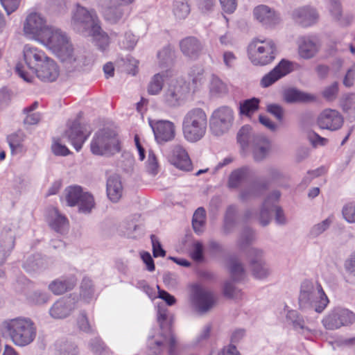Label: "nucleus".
Masks as SVG:
<instances>
[{"label": "nucleus", "instance_id": "obj_1", "mask_svg": "<svg viewBox=\"0 0 355 355\" xmlns=\"http://www.w3.org/2000/svg\"><path fill=\"white\" fill-rule=\"evenodd\" d=\"M40 42L51 50L69 71L79 69L85 65L86 57L79 51H74L69 38L60 29L50 26L42 33Z\"/></svg>", "mask_w": 355, "mask_h": 355}, {"label": "nucleus", "instance_id": "obj_21", "mask_svg": "<svg viewBox=\"0 0 355 355\" xmlns=\"http://www.w3.org/2000/svg\"><path fill=\"white\" fill-rule=\"evenodd\" d=\"M123 2H111V0H103L101 4L104 19L111 24H116L120 21L124 15Z\"/></svg>", "mask_w": 355, "mask_h": 355}, {"label": "nucleus", "instance_id": "obj_4", "mask_svg": "<svg viewBox=\"0 0 355 355\" xmlns=\"http://www.w3.org/2000/svg\"><path fill=\"white\" fill-rule=\"evenodd\" d=\"M71 25L75 31L84 36H88L92 33H99L101 21L94 9L89 10L78 5L72 13Z\"/></svg>", "mask_w": 355, "mask_h": 355}, {"label": "nucleus", "instance_id": "obj_42", "mask_svg": "<svg viewBox=\"0 0 355 355\" xmlns=\"http://www.w3.org/2000/svg\"><path fill=\"white\" fill-rule=\"evenodd\" d=\"M190 11L191 8L188 0H173V12L177 19H185Z\"/></svg>", "mask_w": 355, "mask_h": 355}, {"label": "nucleus", "instance_id": "obj_33", "mask_svg": "<svg viewBox=\"0 0 355 355\" xmlns=\"http://www.w3.org/2000/svg\"><path fill=\"white\" fill-rule=\"evenodd\" d=\"M286 321L295 331H311V327L306 323L303 317L296 310H289L286 315Z\"/></svg>", "mask_w": 355, "mask_h": 355}, {"label": "nucleus", "instance_id": "obj_27", "mask_svg": "<svg viewBox=\"0 0 355 355\" xmlns=\"http://www.w3.org/2000/svg\"><path fill=\"white\" fill-rule=\"evenodd\" d=\"M251 149L253 159L255 162H261L265 159L270 150V140L264 135H257L249 147Z\"/></svg>", "mask_w": 355, "mask_h": 355}, {"label": "nucleus", "instance_id": "obj_11", "mask_svg": "<svg viewBox=\"0 0 355 355\" xmlns=\"http://www.w3.org/2000/svg\"><path fill=\"white\" fill-rule=\"evenodd\" d=\"M355 322V314L348 309L335 308L322 320V322L327 330H336L342 326H347Z\"/></svg>", "mask_w": 355, "mask_h": 355}, {"label": "nucleus", "instance_id": "obj_8", "mask_svg": "<svg viewBox=\"0 0 355 355\" xmlns=\"http://www.w3.org/2000/svg\"><path fill=\"white\" fill-rule=\"evenodd\" d=\"M191 300L196 310L201 314L209 311L216 302L214 293L200 284H194L191 286Z\"/></svg>", "mask_w": 355, "mask_h": 355}, {"label": "nucleus", "instance_id": "obj_20", "mask_svg": "<svg viewBox=\"0 0 355 355\" xmlns=\"http://www.w3.org/2000/svg\"><path fill=\"white\" fill-rule=\"evenodd\" d=\"M343 118L336 110L326 109L318 118V124L322 129L336 130L341 128Z\"/></svg>", "mask_w": 355, "mask_h": 355}, {"label": "nucleus", "instance_id": "obj_18", "mask_svg": "<svg viewBox=\"0 0 355 355\" xmlns=\"http://www.w3.org/2000/svg\"><path fill=\"white\" fill-rule=\"evenodd\" d=\"M292 71V62L283 59L273 69L263 76L260 85L263 88L268 87Z\"/></svg>", "mask_w": 355, "mask_h": 355}, {"label": "nucleus", "instance_id": "obj_31", "mask_svg": "<svg viewBox=\"0 0 355 355\" xmlns=\"http://www.w3.org/2000/svg\"><path fill=\"white\" fill-rule=\"evenodd\" d=\"M107 195L113 202H116L122 196L123 187L121 178L117 174L110 175L107 180Z\"/></svg>", "mask_w": 355, "mask_h": 355}, {"label": "nucleus", "instance_id": "obj_47", "mask_svg": "<svg viewBox=\"0 0 355 355\" xmlns=\"http://www.w3.org/2000/svg\"><path fill=\"white\" fill-rule=\"evenodd\" d=\"M329 10L334 19L338 21L340 25L346 26L350 23L349 19L342 17V8L338 0L330 1Z\"/></svg>", "mask_w": 355, "mask_h": 355}, {"label": "nucleus", "instance_id": "obj_26", "mask_svg": "<svg viewBox=\"0 0 355 355\" xmlns=\"http://www.w3.org/2000/svg\"><path fill=\"white\" fill-rule=\"evenodd\" d=\"M317 286L309 280L304 281L300 286V291L298 297L300 309L302 311H308L311 309V302L315 297Z\"/></svg>", "mask_w": 355, "mask_h": 355}, {"label": "nucleus", "instance_id": "obj_29", "mask_svg": "<svg viewBox=\"0 0 355 355\" xmlns=\"http://www.w3.org/2000/svg\"><path fill=\"white\" fill-rule=\"evenodd\" d=\"M16 227L13 224L6 226L0 236V248L3 256H7L14 248Z\"/></svg>", "mask_w": 355, "mask_h": 355}, {"label": "nucleus", "instance_id": "obj_7", "mask_svg": "<svg viewBox=\"0 0 355 355\" xmlns=\"http://www.w3.org/2000/svg\"><path fill=\"white\" fill-rule=\"evenodd\" d=\"M234 122V112L228 106H221L216 109L209 119V128L211 133L220 136L227 132Z\"/></svg>", "mask_w": 355, "mask_h": 355}, {"label": "nucleus", "instance_id": "obj_64", "mask_svg": "<svg viewBox=\"0 0 355 355\" xmlns=\"http://www.w3.org/2000/svg\"><path fill=\"white\" fill-rule=\"evenodd\" d=\"M150 240L153 247V254L154 257L166 256V251L162 248V244L159 239L154 234L150 235Z\"/></svg>", "mask_w": 355, "mask_h": 355}, {"label": "nucleus", "instance_id": "obj_43", "mask_svg": "<svg viewBox=\"0 0 355 355\" xmlns=\"http://www.w3.org/2000/svg\"><path fill=\"white\" fill-rule=\"evenodd\" d=\"M161 67L166 68L173 64L175 52L170 46L163 48L157 54Z\"/></svg>", "mask_w": 355, "mask_h": 355}, {"label": "nucleus", "instance_id": "obj_17", "mask_svg": "<svg viewBox=\"0 0 355 355\" xmlns=\"http://www.w3.org/2000/svg\"><path fill=\"white\" fill-rule=\"evenodd\" d=\"M89 135L90 131L87 132L84 125H82L78 121H74L64 131L63 137L67 138L74 148L79 151Z\"/></svg>", "mask_w": 355, "mask_h": 355}, {"label": "nucleus", "instance_id": "obj_10", "mask_svg": "<svg viewBox=\"0 0 355 355\" xmlns=\"http://www.w3.org/2000/svg\"><path fill=\"white\" fill-rule=\"evenodd\" d=\"M47 58L42 51L37 48L26 45L24 47V62L27 67L26 71L24 65V81L32 83L35 77L37 68L42 61Z\"/></svg>", "mask_w": 355, "mask_h": 355}, {"label": "nucleus", "instance_id": "obj_39", "mask_svg": "<svg viewBox=\"0 0 355 355\" xmlns=\"http://www.w3.org/2000/svg\"><path fill=\"white\" fill-rule=\"evenodd\" d=\"M53 211L55 216L49 223V225L56 232L64 234L68 229L69 221L64 216L59 213L57 209H54Z\"/></svg>", "mask_w": 355, "mask_h": 355}, {"label": "nucleus", "instance_id": "obj_61", "mask_svg": "<svg viewBox=\"0 0 355 355\" xmlns=\"http://www.w3.org/2000/svg\"><path fill=\"white\" fill-rule=\"evenodd\" d=\"M250 187L255 197L259 198L269 188V181L260 179L258 181L254 182Z\"/></svg>", "mask_w": 355, "mask_h": 355}, {"label": "nucleus", "instance_id": "obj_41", "mask_svg": "<svg viewBox=\"0 0 355 355\" xmlns=\"http://www.w3.org/2000/svg\"><path fill=\"white\" fill-rule=\"evenodd\" d=\"M88 347L96 355H110L112 354L110 349L99 336L92 338L88 343Z\"/></svg>", "mask_w": 355, "mask_h": 355}, {"label": "nucleus", "instance_id": "obj_32", "mask_svg": "<svg viewBox=\"0 0 355 355\" xmlns=\"http://www.w3.org/2000/svg\"><path fill=\"white\" fill-rule=\"evenodd\" d=\"M76 284L73 277L58 279L49 285V289L55 295H59L72 290Z\"/></svg>", "mask_w": 355, "mask_h": 355}, {"label": "nucleus", "instance_id": "obj_63", "mask_svg": "<svg viewBox=\"0 0 355 355\" xmlns=\"http://www.w3.org/2000/svg\"><path fill=\"white\" fill-rule=\"evenodd\" d=\"M266 111L276 118L279 121H282L284 115V110L280 105L272 103L266 107Z\"/></svg>", "mask_w": 355, "mask_h": 355}, {"label": "nucleus", "instance_id": "obj_36", "mask_svg": "<svg viewBox=\"0 0 355 355\" xmlns=\"http://www.w3.org/2000/svg\"><path fill=\"white\" fill-rule=\"evenodd\" d=\"M237 214V207L232 205L227 207L223 221V231L225 234L231 233L236 226V216Z\"/></svg>", "mask_w": 355, "mask_h": 355}, {"label": "nucleus", "instance_id": "obj_54", "mask_svg": "<svg viewBox=\"0 0 355 355\" xmlns=\"http://www.w3.org/2000/svg\"><path fill=\"white\" fill-rule=\"evenodd\" d=\"M254 239V232L250 227H245L240 235L238 240V245L241 248H244L250 245Z\"/></svg>", "mask_w": 355, "mask_h": 355}, {"label": "nucleus", "instance_id": "obj_58", "mask_svg": "<svg viewBox=\"0 0 355 355\" xmlns=\"http://www.w3.org/2000/svg\"><path fill=\"white\" fill-rule=\"evenodd\" d=\"M332 223V220L330 217L326 218L322 220L321 223H319L313 226V227L310 230V234L313 237H317L321 234H322L324 231H326L331 224Z\"/></svg>", "mask_w": 355, "mask_h": 355}, {"label": "nucleus", "instance_id": "obj_30", "mask_svg": "<svg viewBox=\"0 0 355 355\" xmlns=\"http://www.w3.org/2000/svg\"><path fill=\"white\" fill-rule=\"evenodd\" d=\"M284 101L288 103H310L315 101L311 94L300 91L296 88H288L283 92Z\"/></svg>", "mask_w": 355, "mask_h": 355}, {"label": "nucleus", "instance_id": "obj_52", "mask_svg": "<svg viewBox=\"0 0 355 355\" xmlns=\"http://www.w3.org/2000/svg\"><path fill=\"white\" fill-rule=\"evenodd\" d=\"M209 90L213 95H220L227 93V88L226 85L218 76L212 75Z\"/></svg>", "mask_w": 355, "mask_h": 355}, {"label": "nucleus", "instance_id": "obj_44", "mask_svg": "<svg viewBox=\"0 0 355 355\" xmlns=\"http://www.w3.org/2000/svg\"><path fill=\"white\" fill-rule=\"evenodd\" d=\"M275 205H269V200H264L260 212L258 215V220L263 227L267 226L271 220V211H273Z\"/></svg>", "mask_w": 355, "mask_h": 355}, {"label": "nucleus", "instance_id": "obj_53", "mask_svg": "<svg viewBox=\"0 0 355 355\" xmlns=\"http://www.w3.org/2000/svg\"><path fill=\"white\" fill-rule=\"evenodd\" d=\"M7 141L10 146L11 153H15L18 149L21 148L22 131L18 130L7 137Z\"/></svg>", "mask_w": 355, "mask_h": 355}, {"label": "nucleus", "instance_id": "obj_13", "mask_svg": "<svg viewBox=\"0 0 355 355\" xmlns=\"http://www.w3.org/2000/svg\"><path fill=\"white\" fill-rule=\"evenodd\" d=\"M148 355H161L165 347H168L169 355L175 354L176 339L173 334H155L149 336L147 342Z\"/></svg>", "mask_w": 355, "mask_h": 355}, {"label": "nucleus", "instance_id": "obj_62", "mask_svg": "<svg viewBox=\"0 0 355 355\" xmlns=\"http://www.w3.org/2000/svg\"><path fill=\"white\" fill-rule=\"evenodd\" d=\"M338 93V83L334 82L331 85L325 87L322 91V96L329 101H334Z\"/></svg>", "mask_w": 355, "mask_h": 355}, {"label": "nucleus", "instance_id": "obj_22", "mask_svg": "<svg viewBox=\"0 0 355 355\" xmlns=\"http://www.w3.org/2000/svg\"><path fill=\"white\" fill-rule=\"evenodd\" d=\"M179 46L182 54L193 60H197L203 50L202 42L193 36L183 38L180 41Z\"/></svg>", "mask_w": 355, "mask_h": 355}, {"label": "nucleus", "instance_id": "obj_45", "mask_svg": "<svg viewBox=\"0 0 355 355\" xmlns=\"http://www.w3.org/2000/svg\"><path fill=\"white\" fill-rule=\"evenodd\" d=\"M206 213L203 207H198L193 214L192 218V226L193 230L198 234L203 232V227L205 223Z\"/></svg>", "mask_w": 355, "mask_h": 355}, {"label": "nucleus", "instance_id": "obj_28", "mask_svg": "<svg viewBox=\"0 0 355 355\" xmlns=\"http://www.w3.org/2000/svg\"><path fill=\"white\" fill-rule=\"evenodd\" d=\"M255 174L253 169L249 166H243L234 170L228 178V187L231 189H236L241 184L247 181Z\"/></svg>", "mask_w": 355, "mask_h": 355}, {"label": "nucleus", "instance_id": "obj_37", "mask_svg": "<svg viewBox=\"0 0 355 355\" xmlns=\"http://www.w3.org/2000/svg\"><path fill=\"white\" fill-rule=\"evenodd\" d=\"M329 302V299L324 292L321 285L318 284L315 297H314V300L311 302L312 306L310 310H313L315 312L320 313L324 310Z\"/></svg>", "mask_w": 355, "mask_h": 355}, {"label": "nucleus", "instance_id": "obj_3", "mask_svg": "<svg viewBox=\"0 0 355 355\" xmlns=\"http://www.w3.org/2000/svg\"><path fill=\"white\" fill-rule=\"evenodd\" d=\"M90 150L95 155H112L121 150L120 142L115 130L104 128L94 135Z\"/></svg>", "mask_w": 355, "mask_h": 355}, {"label": "nucleus", "instance_id": "obj_19", "mask_svg": "<svg viewBox=\"0 0 355 355\" xmlns=\"http://www.w3.org/2000/svg\"><path fill=\"white\" fill-rule=\"evenodd\" d=\"M169 162L180 170L190 171L192 170V163L185 148L180 145H175L168 155Z\"/></svg>", "mask_w": 355, "mask_h": 355}, {"label": "nucleus", "instance_id": "obj_50", "mask_svg": "<svg viewBox=\"0 0 355 355\" xmlns=\"http://www.w3.org/2000/svg\"><path fill=\"white\" fill-rule=\"evenodd\" d=\"M22 329V319L17 318L2 322L0 330L2 333H17Z\"/></svg>", "mask_w": 355, "mask_h": 355}, {"label": "nucleus", "instance_id": "obj_59", "mask_svg": "<svg viewBox=\"0 0 355 355\" xmlns=\"http://www.w3.org/2000/svg\"><path fill=\"white\" fill-rule=\"evenodd\" d=\"M234 281L227 280L223 286V294L228 298H236L239 296L241 291L234 286Z\"/></svg>", "mask_w": 355, "mask_h": 355}, {"label": "nucleus", "instance_id": "obj_40", "mask_svg": "<svg viewBox=\"0 0 355 355\" xmlns=\"http://www.w3.org/2000/svg\"><path fill=\"white\" fill-rule=\"evenodd\" d=\"M58 355H79L76 344L68 340H58L55 344Z\"/></svg>", "mask_w": 355, "mask_h": 355}, {"label": "nucleus", "instance_id": "obj_60", "mask_svg": "<svg viewBox=\"0 0 355 355\" xmlns=\"http://www.w3.org/2000/svg\"><path fill=\"white\" fill-rule=\"evenodd\" d=\"M159 165L157 157L152 150L148 151V160L146 162V170L148 173L156 175L158 173Z\"/></svg>", "mask_w": 355, "mask_h": 355}, {"label": "nucleus", "instance_id": "obj_25", "mask_svg": "<svg viewBox=\"0 0 355 355\" xmlns=\"http://www.w3.org/2000/svg\"><path fill=\"white\" fill-rule=\"evenodd\" d=\"M255 19L266 27H271L279 22V17L275 11L266 5H259L253 10Z\"/></svg>", "mask_w": 355, "mask_h": 355}, {"label": "nucleus", "instance_id": "obj_24", "mask_svg": "<svg viewBox=\"0 0 355 355\" xmlns=\"http://www.w3.org/2000/svg\"><path fill=\"white\" fill-rule=\"evenodd\" d=\"M292 17L296 23L303 27H307L318 21L319 15L315 8L304 6L294 10Z\"/></svg>", "mask_w": 355, "mask_h": 355}, {"label": "nucleus", "instance_id": "obj_23", "mask_svg": "<svg viewBox=\"0 0 355 355\" xmlns=\"http://www.w3.org/2000/svg\"><path fill=\"white\" fill-rule=\"evenodd\" d=\"M39 67L37 68L35 76L44 82H53L59 76L58 66L53 60L49 57L45 58Z\"/></svg>", "mask_w": 355, "mask_h": 355}, {"label": "nucleus", "instance_id": "obj_14", "mask_svg": "<svg viewBox=\"0 0 355 355\" xmlns=\"http://www.w3.org/2000/svg\"><path fill=\"white\" fill-rule=\"evenodd\" d=\"M149 125L158 144L163 145L174 139L176 131L175 125L172 121L149 119Z\"/></svg>", "mask_w": 355, "mask_h": 355}, {"label": "nucleus", "instance_id": "obj_46", "mask_svg": "<svg viewBox=\"0 0 355 355\" xmlns=\"http://www.w3.org/2000/svg\"><path fill=\"white\" fill-rule=\"evenodd\" d=\"M204 69L198 65L191 67L189 72V78L193 86L198 88L205 82Z\"/></svg>", "mask_w": 355, "mask_h": 355}, {"label": "nucleus", "instance_id": "obj_5", "mask_svg": "<svg viewBox=\"0 0 355 355\" xmlns=\"http://www.w3.org/2000/svg\"><path fill=\"white\" fill-rule=\"evenodd\" d=\"M276 51V46L272 40H257L250 44L248 56L253 64L264 66L272 62Z\"/></svg>", "mask_w": 355, "mask_h": 355}, {"label": "nucleus", "instance_id": "obj_9", "mask_svg": "<svg viewBox=\"0 0 355 355\" xmlns=\"http://www.w3.org/2000/svg\"><path fill=\"white\" fill-rule=\"evenodd\" d=\"M189 89L188 86L179 81H172L162 95V103L168 108H177L186 101Z\"/></svg>", "mask_w": 355, "mask_h": 355}, {"label": "nucleus", "instance_id": "obj_2", "mask_svg": "<svg viewBox=\"0 0 355 355\" xmlns=\"http://www.w3.org/2000/svg\"><path fill=\"white\" fill-rule=\"evenodd\" d=\"M207 127V116L202 108H192L183 117V135L184 138L190 142L200 140L206 133Z\"/></svg>", "mask_w": 355, "mask_h": 355}, {"label": "nucleus", "instance_id": "obj_38", "mask_svg": "<svg viewBox=\"0 0 355 355\" xmlns=\"http://www.w3.org/2000/svg\"><path fill=\"white\" fill-rule=\"evenodd\" d=\"M229 270L234 282H239L245 277V271L243 263L235 257L229 261Z\"/></svg>", "mask_w": 355, "mask_h": 355}, {"label": "nucleus", "instance_id": "obj_34", "mask_svg": "<svg viewBox=\"0 0 355 355\" xmlns=\"http://www.w3.org/2000/svg\"><path fill=\"white\" fill-rule=\"evenodd\" d=\"M299 55L304 59L313 58L318 51V46L315 42L310 38H302L299 44Z\"/></svg>", "mask_w": 355, "mask_h": 355}, {"label": "nucleus", "instance_id": "obj_57", "mask_svg": "<svg viewBox=\"0 0 355 355\" xmlns=\"http://www.w3.org/2000/svg\"><path fill=\"white\" fill-rule=\"evenodd\" d=\"M343 108L349 119L355 121V95H350L345 99Z\"/></svg>", "mask_w": 355, "mask_h": 355}, {"label": "nucleus", "instance_id": "obj_49", "mask_svg": "<svg viewBox=\"0 0 355 355\" xmlns=\"http://www.w3.org/2000/svg\"><path fill=\"white\" fill-rule=\"evenodd\" d=\"M260 100L257 98H252L240 103V114L243 115H250L259 109Z\"/></svg>", "mask_w": 355, "mask_h": 355}, {"label": "nucleus", "instance_id": "obj_35", "mask_svg": "<svg viewBox=\"0 0 355 355\" xmlns=\"http://www.w3.org/2000/svg\"><path fill=\"white\" fill-rule=\"evenodd\" d=\"M257 135H259L254 134L250 125H243L237 133V141L245 150L251 146L254 137Z\"/></svg>", "mask_w": 355, "mask_h": 355}, {"label": "nucleus", "instance_id": "obj_51", "mask_svg": "<svg viewBox=\"0 0 355 355\" xmlns=\"http://www.w3.org/2000/svg\"><path fill=\"white\" fill-rule=\"evenodd\" d=\"M94 294L92 282L87 277H84L80 284V296L86 302L91 300Z\"/></svg>", "mask_w": 355, "mask_h": 355}, {"label": "nucleus", "instance_id": "obj_56", "mask_svg": "<svg viewBox=\"0 0 355 355\" xmlns=\"http://www.w3.org/2000/svg\"><path fill=\"white\" fill-rule=\"evenodd\" d=\"M88 36H92L96 40L97 46L101 51H105L109 45V37L107 33L103 31L101 26H100V31L98 34L92 33L91 35Z\"/></svg>", "mask_w": 355, "mask_h": 355}, {"label": "nucleus", "instance_id": "obj_6", "mask_svg": "<svg viewBox=\"0 0 355 355\" xmlns=\"http://www.w3.org/2000/svg\"><path fill=\"white\" fill-rule=\"evenodd\" d=\"M65 198L69 206L78 205L79 212L83 214H89L95 206L94 196L89 192H83L80 186L66 188Z\"/></svg>", "mask_w": 355, "mask_h": 355}, {"label": "nucleus", "instance_id": "obj_12", "mask_svg": "<svg viewBox=\"0 0 355 355\" xmlns=\"http://www.w3.org/2000/svg\"><path fill=\"white\" fill-rule=\"evenodd\" d=\"M264 252L262 250L251 248L248 250L247 257L252 275L256 279H265L268 277L271 270L263 259Z\"/></svg>", "mask_w": 355, "mask_h": 355}, {"label": "nucleus", "instance_id": "obj_16", "mask_svg": "<svg viewBox=\"0 0 355 355\" xmlns=\"http://www.w3.org/2000/svg\"><path fill=\"white\" fill-rule=\"evenodd\" d=\"M45 19L40 14L33 12L28 15L24 24V32L26 35L40 41L42 38V33L50 26L45 24Z\"/></svg>", "mask_w": 355, "mask_h": 355}, {"label": "nucleus", "instance_id": "obj_55", "mask_svg": "<svg viewBox=\"0 0 355 355\" xmlns=\"http://www.w3.org/2000/svg\"><path fill=\"white\" fill-rule=\"evenodd\" d=\"M49 295L46 293L34 291L29 294L26 300L31 304H43L49 301Z\"/></svg>", "mask_w": 355, "mask_h": 355}, {"label": "nucleus", "instance_id": "obj_48", "mask_svg": "<svg viewBox=\"0 0 355 355\" xmlns=\"http://www.w3.org/2000/svg\"><path fill=\"white\" fill-rule=\"evenodd\" d=\"M164 76L159 73L155 74L150 79L147 92L150 95H157L162 91L164 86Z\"/></svg>", "mask_w": 355, "mask_h": 355}, {"label": "nucleus", "instance_id": "obj_15", "mask_svg": "<svg viewBox=\"0 0 355 355\" xmlns=\"http://www.w3.org/2000/svg\"><path fill=\"white\" fill-rule=\"evenodd\" d=\"M78 301V297L74 293L61 297L51 308V315L56 319L68 317L76 309Z\"/></svg>", "mask_w": 355, "mask_h": 355}]
</instances>
